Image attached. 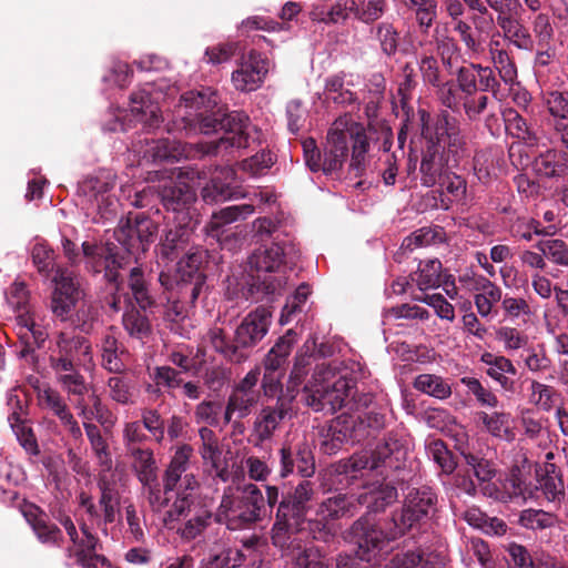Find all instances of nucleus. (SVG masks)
<instances>
[{"instance_id":"obj_1","label":"nucleus","mask_w":568,"mask_h":568,"mask_svg":"<svg viewBox=\"0 0 568 568\" xmlns=\"http://www.w3.org/2000/svg\"><path fill=\"white\" fill-rule=\"evenodd\" d=\"M265 495L255 484L224 489L216 513V521L230 530L250 529L275 509L271 539L275 547L290 545V535L301 528L313 495V483L301 480L290 489L265 485Z\"/></svg>"},{"instance_id":"obj_2","label":"nucleus","mask_w":568,"mask_h":568,"mask_svg":"<svg viewBox=\"0 0 568 568\" xmlns=\"http://www.w3.org/2000/svg\"><path fill=\"white\" fill-rule=\"evenodd\" d=\"M181 101L186 112L168 124L169 133L211 134L222 130V138L200 145L202 154L217 155L221 151L247 148L250 118L243 111L229 112L226 105L221 104L215 90L202 88L200 91H189L182 94Z\"/></svg>"},{"instance_id":"obj_3","label":"nucleus","mask_w":568,"mask_h":568,"mask_svg":"<svg viewBox=\"0 0 568 568\" xmlns=\"http://www.w3.org/2000/svg\"><path fill=\"white\" fill-rule=\"evenodd\" d=\"M418 116L424 140L419 168L422 184L433 186L444 166L458 163L466 150V141L459 121L448 111H442L432 120L430 113L420 109Z\"/></svg>"},{"instance_id":"obj_4","label":"nucleus","mask_w":568,"mask_h":568,"mask_svg":"<svg viewBox=\"0 0 568 568\" xmlns=\"http://www.w3.org/2000/svg\"><path fill=\"white\" fill-rule=\"evenodd\" d=\"M352 142V158L349 173L355 178L365 171V155L369 150V141L365 128L355 121L337 120L328 130L326 143L323 148L324 174L332 175L342 170L349 152Z\"/></svg>"},{"instance_id":"obj_5","label":"nucleus","mask_w":568,"mask_h":568,"mask_svg":"<svg viewBox=\"0 0 568 568\" xmlns=\"http://www.w3.org/2000/svg\"><path fill=\"white\" fill-rule=\"evenodd\" d=\"M272 323V313L264 306L251 311L236 326L230 338L223 328L209 332L212 348L226 361L241 364L247 361L254 348L264 339Z\"/></svg>"},{"instance_id":"obj_6","label":"nucleus","mask_w":568,"mask_h":568,"mask_svg":"<svg viewBox=\"0 0 568 568\" xmlns=\"http://www.w3.org/2000/svg\"><path fill=\"white\" fill-rule=\"evenodd\" d=\"M407 448L405 440L396 433H388L374 449L355 453L346 459L332 465V470L344 476L347 484H353L364 470L376 476H389L392 470H399L405 465Z\"/></svg>"},{"instance_id":"obj_7","label":"nucleus","mask_w":568,"mask_h":568,"mask_svg":"<svg viewBox=\"0 0 568 568\" xmlns=\"http://www.w3.org/2000/svg\"><path fill=\"white\" fill-rule=\"evenodd\" d=\"M400 537L390 517L376 521L368 514L358 517L344 531V539L353 546L355 557L366 562L378 560L387 552L389 544Z\"/></svg>"},{"instance_id":"obj_8","label":"nucleus","mask_w":568,"mask_h":568,"mask_svg":"<svg viewBox=\"0 0 568 568\" xmlns=\"http://www.w3.org/2000/svg\"><path fill=\"white\" fill-rule=\"evenodd\" d=\"M284 248L274 242L271 246L256 248L248 257V293L255 298H264L278 293L286 285V276L280 272L284 263Z\"/></svg>"},{"instance_id":"obj_9","label":"nucleus","mask_w":568,"mask_h":568,"mask_svg":"<svg viewBox=\"0 0 568 568\" xmlns=\"http://www.w3.org/2000/svg\"><path fill=\"white\" fill-rule=\"evenodd\" d=\"M437 495L432 487L420 486L409 489L400 509L392 513L396 528L404 536L422 529L436 511Z\"/></svg>"},{"instance_id":"obj_10","label":"nucleus","mask_w":568,"mask_h":568,"mask_svg":"<svg viewBox=\"0 0 568 568\" xmlns=\"http://www.w3.org/2000/svg\"><path fill=\"white\" fill-rule=\"evenodd\" d=\"M82 255L85 258V268L93 274L103 273V280L115 291H121L123 277L120 274L125 265V257L118 252L113 243L98 244L83 242Z\"/></svg>"},{"instance_id":"obj_11","label":"nucleus","mask_w":568,"mask_h":568,"mask_svg":"<svg viewBox=\"0 0 568 568\" xmlns=\"http://www.w3.org/2000/svg\"><path fill=\"white\" fill-rule=\"evenodd\" d=\"M158 223L145 213H129L114 230L115 240L132 255L145 253L158 234Z\"/></svg>"},{"instance_id":"obj_12","label":"nucleus","mask_w":568,"mask_h":568,"mask_svg":"<svg viewBox=\"0 0 568 568\" xmlns=\"http://www.w3.org/2000/svg\"><path fill=\"white\" fill-rule=\"evenodd\" d=\"M408 473L404 465L398 471L392 470L389 476H381V481L376 480L365 486L366 491L358 495L361 506H366L365 514H381L393 505L398 498L397 486L406 481Z\"/></svg>"},{"instance_id":"obj_13","label":"nucleus","mask_w":568,"mask_h":568,"mask_svg":"<svg viewBox=\"0 0 568 568\" xmlns=\"http://www.w3.org/2000/svg\"><path fill=\"white\" fill-rule=\"evenodd\" d=\"M295 398L296 390L286 385L285 394L277 397L273 405H266L260 410L253 424V436L256 438V445L270 440L282 422L292 416Z\"/></svg>"},{"instance_id":"obj_14","label":"nucleus","mask_w":568,"mask_h":568,"mask_svg":"<svg viewBox=\"0 0 568 568\" xmlns=\"http://www.w3.org/2000/svg\"><path fill=\"white\" fill-rule=\"evenodd\" d=\"M154 186L155 195L166 211L176 213L182 221L192 220L191 210L196 193L191 185L170 179Z\"/></svg>"},{"instance_id":"obj_15","label":"nucleus","mask_w":568,"mask_h":568,"mask_svg":"<svg viewBox=\"0 0 568 568\" xmlns=\"http://www.w3.org/2000/svg\"><path fill=\"white\" fill-rule=\"evenodd\" d=\"M280 465L281 478H286L296 470L303 480L310 481L307 478L313 477L316 469L312 445L303 439L294 446H283L280 449Z\"/></svg>"},{"instance_id":"obj_16","label":"nucleus","mask_w":568,"mask_h":568,"mask_svg":"<svg viewBox=\"0 0 568 568\" xmlns=\"http://www.w3.org/2000/svg\"><path fill=\"white\" fill-rule=\"evenodd\" d=\"M158 281L164 293H170L190 307H194L201 294L206 290V275L196 274L186 276L185 273L179 277L161 272Z\"/></svg>"},{"instance_id":"obj_17","label":"nucleus","mask_w":568,"mask_h":568,"mask_svg":"<svg viewBox=\"0 0 568 568\" xmlns=\"http://www.w3.org/2000/svg\"><path fill=\"white\" fill-rule=\"evenodd\" d=\"M20 510L39 542L52 547L62 546L64 537L61 528L50 520L49 515L40 506L24 501Z\"/></svg>"},{"instance_id":"obj_18","label":"nucleus","mask_w":568,"mask_h":568,"mask_svg":"<svg viewBox=\"0 0 568 568\" xmlns=\"http://www.w3.org/2000/svg\"><path fill=\"white\" fill-rule=\"evenodd\" d=\"M268 72V60L260 52L251 50L232 73V82L236 90L248 92L256 90Z\"/></svg>"},{"instance_id":"obj_19","label":"nucleus","mask_w":568,"mask_h":568,"mask_svg":"<svg viewBox=\"0 0 568 568\" xmlns=\"http://www.w3.org/2000/svg\"><path fill=\"white\" fill-rule=\"evenodd\" d=\"M193 146L176 140L159 139L146 142L143 159L148 163H173L182 159H189Z\"/></svg>"},{"instance_id":"obj_20","label":"nucleus","mask_w":568,"mask_h":568,"mask_svg":"<svg viewBox=\"0 0 568 568\" xmlns=\"http://www.w3.org/2000/svg\"><path fill=\"white\" fill-rule=\"evenodd\" d=\"M190 222L180 220L178 224L165 232L160 242L161 258L173 262L186 252L193 233Z\"/></svg>"},{"instance_id":"obj_21","label":"nucleus","mask_w":568,"mask_h":568,"mask_svg":"<svg viewBox=\"0 0 568 568\" xmlns=\"http://www.w3.org/2000/svg\"><path fill=\"white\" fill-rule=\"evenodd\" d=\"M8 405L12 408V413L8 416V420L19 444L28 454L38 456L40 454V449L37 437L33 429L30 426H27L24 420L21 418L23 406L14 390L8 396Z\"/></svg>"},{"instance_id":"obj_22","label":"nucleus","mask_w":568,"mask_h":568,"mask_svg":"<svg viewBox=\"0 0 568 568\" xmlns=\"http://www.w3.org/2000/svg\"><path fill=\"white\" fill-rule=\"evenodd\" d=\"M460 454L467 466L471 468L476 479L483 486L484 494L490 497L494 496L497 493V488L491 480L498 473L495 459L480 452L462 450Z\"/></svg>"},{"instance_id":"obj_23","label":"nucleus","mask_w":568,"mask_h":568,"mask_svg":"<svg viewBox=\"0 0 568 568\" xmlns=\"http://www.w3.org/2000/svg\"><path fill=\"white\" fill-rule=\"evenodd\" d=\"M359 507L358 496L339 493L324 499L316 510V516H323L332 521L352 518L358 513Z\"/></svg>"},{"instance_id":"obj_24","label":"nucleus","mask_w":568,"mask_h":568,"mask_svg":"<svg viewBox=\"0 0 568 568\" xmlns=\"http://www.w3.org/2000/svg\"><path fill=\"white\" fill-rule=\"evenodd\" d=\"M131 112L133 118L144 128L153 130L163 121L161 110L151 99V94L144 90L131 94Z\"/></svg>"},{"instance_id":"obj_25","label":"nucleus","mask_w":568,"mask_h":568,"mask_svg":"<svg viewBox=\"0 0 568 568\" xmlns=\"http://www.w3.org/2000/svg\"><path fill=\"white\" fill-rule=\"evenodd\" d=\"M128 286L135 301L134 305L140 306L142 310H152L163 303V300L154 293L143 270L139 266L130 270Z\"/></svg>"},{"instance_id":"obj_26","label":"nucleus","mask_w":568,"mask_h":568,"mask_svg":"<svg viewBox=\"0 0 568 568\" xmlns=\"http://www.w3.org/2000/svg\"><path fill=\"white\" fill-rule=\"evenodd\" d=\"M253 212L254 206L252 204L230 205L223 207L212 214L210 221L205 225V232L209 236L220 240L221 235L224 233V226L239 220H244Z\"/></svg>"},{"instance_id":"obj_27","label":"nucleus","mask_w":568,"mask_h":568,"mask_svg":"<svg viewBox=\"0 0 568 568\" xmlns=\"http://www.w3.org/2000/svg\"><path fill=\"white\" fill-rule=\"evenodd\" d=\"M321 450L326 455L337 454L348 440L353 442V429L345 420V415L337 417L328 428L322 433Z\"/></svg>"},{"instance_id":"obj_28","label":"nucleus","mask_w":568,"mask_h":568,"mask_svg":"<svg viewBox=\"0 0 568 568\" xmlns=\"http://www.w3.org/2000/svg\"><path fill=\"white\" fill-rule=\"evenodd\" d=\"M345 420L353 429V443L366 439L372 432H378L385 427L386 416L376 410L359 413L356 416L345 414Z\"/></svg>"},{"instance_id":"obj_29","label":"nucleus","mask_w":568,"mask_h":568,"mask_svg":"<svg viewBox=\"0 0 568 568\" xmlns=\"http://www.w3.org/2000/svg\"><path fill=\"white\" fill-rule=\"evenodd\" d=\"M149 310H142L131 302L122 315V325L131 338L144 341L152 334V324L146 314Z\"/></svg>"},{"instance_id":"obj_30","label":"nucleus","mask_w":568,"mask_h":568,"mask_svg":"<svg viewBox=\"0 0 568 568\" xmlns=\"http://www.w3.org/2000/svg\"><path fill=\"white\" fill-rule=\"evenodd\" d=\"M352 376H341L332 385H322L324 400V414H335L337 410L346 409V399L352 390Z\"/></svg>"},{"instance_id":"obj_31","label":"nucleus","mask_w":568,"mask_h":568,"mask_svg":"<svg viewBox=\"0 0 568 568\" xmlns=\"http://www.w3.org/2000/svg\"><path fill=\"white\" fill-rule=\"evenodd\" d=\"M128 355L124 346L116 337L106 333L101 339V365L110 373L121 374L125 371L124 357Z\"/></svg>"},{"instance_id":"obj_32","label":"nucleus","mask_w":568,"mask_h":568,"mask_svg":"<svg viewBox=\"0 0 568 568\" xmlns=\"http://www.w3.org/2000/svg\"><path fill=\"white\" fill-rule=\"evenodd\" d=\"M193 448L189 444L179 446L172 456L169 465L162 475V481L165 484V490H175L181 481L183 474L187 470Z\"/></svg>"},{"instance_id":"obj_33","label":"nucleus","mask_w":568,"mask_h":568,"mask_svg":"<svg viewBox=\"0 0 568 568\" xmlns=\"http://www.w3.org/2000/svg\"><path fill=\"white\" fill-rule=\"evenodd\" d=\"M315 497V488L313 487V495L308 501L304 523L301 525V528L290 535V545L285 549H288L295 540V536L302 531H307V534L314 539L318 541L328 542L334 537V528L331 519H325L323 516H317V518H308L307 515L312 508V501Z\"/></svg>"},{"instance_id":"obj_34","label":"nucleus","mask_w":568,"mask_h":568,"mask_svg":"<svg viewBox=\"0 0 568 568\" xmlns=\"http://www.w3.org/2000/svg\"><path fill=\"white\" fill-rule=\"evenodd\" d=\"M497 23L505 37L519 49H531L532 39L528 29L520 21V13L497 16Z\"/></svg>"},{"instance_id":"obj_35","label":"nucleus","mask_w":568,"mask_h":568,"mask_svg":"<svg viewBox=\"0 0 568 568\" xmlns=\"http://www.w3.org/2000/svg\"><path fill=\"white\" fill-rule=\"evenodd\" d=\"M260 396V393L243 392L234 387L225 405V424L231 423L234 414H236L240 419L248 416L257 405Z\"/></svg>"},{"instance_id":"obj_36","label":"nucleus","mask_w":568,"mask_h":568,"mask_svg":"<svg viewBox=\"0 0 568 568\" xmlns=\"http://www.w3.org/2000/svg\"><path fill=\"white\" fill-rule=\"evenodd\" d=\"M97 485L100 490L99 505L103 509L104 524H112L115 521L120 499L115 483L109 479L106 475H99Z\"/></svg>"},{"instance_id":"obj_37","label":"nucleus","mask_w":568,"mask_h":568,"mask_svg":"<svg viewBox=\"0 0 568 568\" xmlns=\"http://www.w3.org/2000/svg\"><path fill=\"white\" fill-rule=\"evenodd\" d=\"M83 427L98 464L102 467L103 471H110L113 460L106 439L102 436L101 430L95 424L83 423Z\"/></svg>"},{"instance_id":"obj_38","label":"nucleus","mask_w":568,"mask_h":568,"mask_svg":"<svg viewBox=\"0 0 568 568\" xmlns=\"http://www.w3.org/2000/svg\"><path fill=\"white\" fill-rule=\"evenodd\" d=\"M534 170L540 176L560 178L567 174L568 165L556 150H547L535 159Z\"/></svg>"},{"instance_id":"obj_39","label":"nucleus","mask_w":568,"mask_h":568,"mask_svg":"<svg viewBox=\"0 0 568 568\" xmlns=\"http://www.w3.org/2000/svg\"><path fill=\"white\" fill-rule=\"evenodd\" d=\"M211 255L207 250L201 246H191L186 252L178 258L180 274L185 273L186 276L196 274H205L203 268L207 265Z\"/></svg>"},{"instance_id":"obj_40","label":"nucleus","mask_w":568,"mask_h":568,"mask_svg":"<svg viewBox=\"0 0 568 568\" xmlns=\"http://www.w3.org/2000/svg\"><path fill=\"white\" fill-rule=\"evenodd\" d=\"M195 506V497L191 493H175V499L164 513L163 524L168 529H174L181 518L192 514Z\"/></svg>"},{"instance_id":"obj_41","label":"nucleus","mask_w":568,"mask_h":568,"mask_svg":"<svg viewBox=\"0 0 568 568\" xmlns=\"http://www.w3.org/2000/svg\"><path fill=\"white\" fill-rule=\"evenodd\" d=\"M445 239V231L440 226L422 227L403 240L402 248L413 252L417 247L443 243Z\"/></svg>"},{"instance_id":"obj_42","label":"nucleus","mask_w":568,"mask_h":568,"mask_svg":"<svg viewBox=\"0 0 568 568\" xmlns=\"http://www.w3.org/2000/svg\"><path fill=\"white\" fill-rule=\"evenodd\" d=\"M413 386L415 389L438 399H446L452 395L449 384L443 377L434 374L418 375Z\"/></svg>"},{"instance_id":"obj_43","label":"nucleus","mask_w":568,"mask_h":568,"mask_svg":"<svg viewBox=\"0 0 568 568\" xmlns=\"http://www.w3.org/2000/svg\"><path fill=\"white\" fill-rule=\"evenodd\" d=\"M241 191L235 181L219 182V178H211L210 183L202 190V196L207 203L224 202L237 199Z\"/></svg>"},{"instance_id":"obj_44","label":"nucleus","mask_w":568,"mask_h":568,"mask_svg":"<svg viewBox=\"0 0 568 568\" xmlns=\"http://www.w3.org/2000/svg\"><path fill=\"white\" fill-rule=\"evenodd\" d=\"M311 293V286L307 283H302L295 290L294 294L287 297L280 316L281 325L290 323L304 311V306Z\"/></svg>"},{"instance_id":"obj_45","label":"nucleus","mask_w":568,"mask_h":568,"mask_svg":"<svg viewBox=\"0 0 568 568\" xmlns=\"http://www.w3.org/2000/svg\"><path fill=\"white\" fill-rule=\"evenodd\" d=\"M442 263L438 258L420 262L418 271L410 275L413 282H416L419 290L437 287L440 284Z\"/></svg>"},{"instance_id":"obj_46","label":"nucleus","mask_w":568,"mask_h":568,"mask_svg":"<svg viewBox=\"0 0 568 568\" xmlns=\"http://www.w3.org/2000/svg\"><path fill=\"white\" fill-rule=\"evenodd\" d=\"M540 488L549 501L560 503L565 498V484L561 475L557 473L556 465H546L545 475L540 479Z\"/></svg>"},{"instance_id":"obj_47","label":"nucleus","mask_w":568,"mask_h":568,"mask_svg":"<svg viewBox=\"0 0 568 568\" xmlns=\"http://www.w3.org/2000/svg\"><path fill=\"white\" fill-rule=\"evenodd\" d=\"M212 514L203 508L195 510L190 519L176 529V534L184 540H193L201 536L210 526Z\"/></svg>"},{"instance_id":"obj_48","label":"nucleus","mask_w":568,"mask_h":568,"mask_svg":"<svg viewBox=\"0 0 568 568\" xmlns=\"http://www.w3.org/2000/svg\"><path fill=\"white\" fill-rule=\"evenodd\" d=\"M38 403L42 409L51 412L60 422L71 414L62 395L49 385L38 392Z\"/></svg>"},{"instance_id":"obj_49","label":"nucleus","mask_w":568,"mask_h":568,"mask_svg":"<svg viewBox=\"0 0 568 568\" xmlns=\"http://www.w3.org/2000/svg\"><path fill=\"white\" fill-rule=\"evenodd\" d=\"M504 120L506 131L510 135L528 144H532L537 140L535 132L530 129L527 121L516 110H507L504 114Z\"/></svg>"},{"instance_id":"obj_50","label":"nucleus","mask_w":568,"mask_h":568,"mask_svg":"<svg viewBox=\"0 0 568 568\" xmlns=\"http://www.w3.org/2000/svg\"><path fill=\"white\" fill-rule=\"evenodd\" d=\"M546 260L559 266H568V244L561 239L540 240L535 245Z\"/></svg>"},{"instance_id":"obj_51","label":"nucleus","mask_w":568,"mask_h":568,"mask_svg":"<svg viewBox=\"0 0 568 568\" xmlns=\"http://www.w3.org/2000/svg\"><path fill=\"white\" fill-rule=\"evenodd\" d=\"M376 40L379 42L381 50L384 54L395 55L399 44V32L393 23L381 22L372 29Z\"/></svg>"},{"instance_id":"obj_52","label":"nucleus","mask_w":568,"mask_h":568,"mask_svg":"<svg viewBox=\"0 0 568 568\" xmlns=\"http://www.w3.org/2000/svg\"><path fill=\"white\" fill-rule=\"evenodd\" d=\"M31 258L39 274L44 277H49L55 270L54 251L44 242H39L33 245Z\"/></svg>"},{"instance_id":"obj_53","label":"nucleus","mask_w":568,"mask_h":568,"mask_svg":"<svg viewBox=\"0 0 568 568\" xmlns=\"http://www.w3.org/2000/svg\"><path fill=\"white\" fill-rule=\"evenodd\" d=\"M476 417L481 422L487 433L495 437H504L508 434L509 429V414L504 412H494L488 414L486 412H477Z\"/></svg>"},{"instance_id":"obj_54","label":"nucleus","mask_w":568,"mask_h":568,"mask_svg":"<svg viewBox=\"0 0 568 568\" xmlns=\"http://www.w3.org/2000/svg\"><path fill=\"white\" fill-rule=\"evenodd\" d=\"M182 373L180 371L171 366H160L155 368L153 375L156 389H153V386L150 385L148 390L159 392L161 388H164L168 393H171L182 385Z\"/></svg>"},{"instance_id":"obj_55","label":"nucleus","mask_w":568,"mask_h":568,"mask_svg":"<svg viewBox=\"0 0 568 568\" xmlns=\"http://www.w3.org/2000/svg\"><path fill=\"white\" fill-rule=\"evenodd\" d=\"M529 389V402L546 412L554 407L555 399L559 395L555 387L537 381H531Z\"/></svg>"},{"instance_id":"obj_56","label":"nucleus","mask_w":568,"mask_h":568,"mask_svg":"<svg viewBox=\"0 0 568 568\" xmlns=\"http://www.w3.org/2000/svg\"><path fill=\"white\" fill-rule=\"evenodd\" d=\"M428 450L434 462L440 467L443 473L447 475L454 473L457 467V460L444 440L435 439L430 442Z\"/></svg>"},{"instance_id":"obj_57","label":"nucleus","mask_w":568,"mask_h":568,"mask_svg":"<svg viewBox=\"0 0 568 568\" xmlns=\"http://www.w3.org/2000/svg\"><path fill=\"white\" fill-rule=\"evenodd\" d=\"M55 288L53 294L79 301L80 290L71 272L58 267L53 276Z\"/></svg>"},{"instance_id":"obj_58","label":"nucleus","mask_w":568,"mask_h":568,"mask_svg":"<svg viewBox=\"0 0 568 568\" xmlns=\"http://www.w3.org/2000/svg\"><path fill=\"white\" fill-rule=\"evenodd\" d=\"M387 10V0H362L361 4L357 3L356 19L366 24H373L379 20Z\"/></svg>"},{"instance_id":"obj_59","label":"nucleus","mask_w":568,"mask_h":568,"mask_svg":"<svg viewBox=\"0 0 568 568\" xmlns=\"http://www.w3.org/2000/svg\"><path fill=\"white\" fill-rule=\"evenodd\" d=\"M106 385L110 390V397L121 404L129 405L132 403V382L123 376H112L108 379Z\"/></svg>"},{"instance_id":"obj_60","label":"nucleus","mask_w":568,"mask_h":568,"mask_svg":"<svg viewBox=\"0 0 568 568\" xmlns=\"http://www.w3.org/2000/svg\"><path fill=\"white\" fill-rule=\"evenodd\" d=\"M231 372L222 365L206 367L202 374L204 386L214 394H219L230 379Z\"/></svg>"},{"instance_id":"obj_61","label":"nucleus","mask_w":568,"mask_h":568,"mask_svg":"<svg viewBox=\"0 0 568 568\" xmlns=\"http://www.w3.org/2000/svg\"><path fill=\"white\" fill-rule=\"evenodd\" d=\"M58 351L60 355L68 357L75 362L77 354L80 351H83L84 353H88L91 348L90 344L84 337L75 336V337H69L64 333H61L59 335L58 342H57Z\"/></svg>"},{"instance_id":"obj_62","label":"nucleus","mask_w":568,"mask_h":568,"mask_svg":"<svg viewBox=\"0 0 568 568\" xmlns=\"http://www.w3.org/2000/svg\"><path fill=\"white\" fill-rule=\"evenodd\" d=\"M245 561V554L239 548H227L212 557L201 568H236Z\"/></svg>"},{"instance_id":"obj_63","label":"nucleus","mask_w":568,"mask_h":568,"mask_svg":"<svg viewBox=\"0 0 568 568\" xmlns=\"http://www.w3.org/2000/svg\"><path fill=\"white\" fill-rule=\"evenodd\" d=\"M438 97L444 106L453 112H459L464 103V93L453 81L442 83L437 87Z\"/></svg>"},{"instance_id":"obj_64","label":"nucleus","mask_w":568,"mask_h":568,"mask_svg":"<svg viewBox=\"0 0 568 568\" xmlns=\"http://www.w3.org/2000/svg\"><path fill=\"white\" fill-rule=\"evenodd\" d=\"M295 568H328L320 548L311 546L301 551L294 560Z\"/></svg>"}]
</instances>
